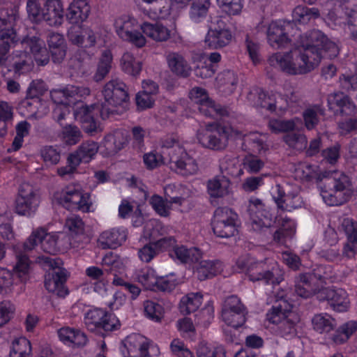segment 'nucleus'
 I'll use <instances>...</instances> for the list:
<instances>
[{
    "label": "nucleus",
    "instance_id": "3",
    "mask_svg": "<svg viewBox=\"0 0 357 357\" xmlns=\"http://www.w3.org/2000/svg\"><path fill=\"white\" fill-rule=\"evenodd\" d=\"M269 265L271 270L266 262L258 261L250 255L242 256L236 261L237 270L246 273L250 280L278 284L283 280L282 271L274 261H270Z\"/></svg>",
    "mask_w": 357,
    "mask_h": 357
},
{
    "label": "nucleus",
    "instance_id": "4",
    "mask_svg": "<svg viewBox=\"0 0 357 357\" xmlns=\"http://www.w3.org/2000/svg\"><path fill=\"white\" fill-rule=\"evenodd\" d=\"M292 307V305L281 296L266 313L267 321L277 326L275 333L278 335L288 337L296 334L299 317Z\"/></svg>",
    "mask_w": 357,
    "mask_h": 357
},
{
    "label": "nucleus",
    "instance_id": "47",
    "mask_svg": "<svg viewBox=\"0 0 357 357\" xmlns=\"http://www.w3.org/2000/svg\"><path fill=\"white\" fill-rule=\"evenodd\" d=\"M136 278L146 289H153L157 282L155 271L149 267L138 271L136 273Z\"/></svg>",
    "mask_w": 357,
    "mask_h": 357
},
{
    "label": "nucleus",
    "instance_id": "29",
    "mask_svg": "<svg viewBox=\"0 0 357 357\" xmlns=\"http://www.w3.org/2000/svg\"><path fill=\"white\" fill-rule=\"evenodd\" d=\"M141 29L144 34L156 42L167 41L170 38V30L158 22H144Z\"/></svg>",
    "mask_w": 357,
    "mask_h": 357
},
{
    "label": "nucleus",
    "instance_id": "61",
    "mask_svg": "<svg viewBox=\"0 0 357 357\" xmlns=\"http://www.w3.org/2000/svg\"><path fill=\"white\" fill-rule=\"evenodd\" d=\"M284 139L289 146L298 151L303 150L307 146V138L301 134H288Z\"/></svg>",
    "mask_w": 357,
    "mask_h": 357
},
{
    "label": "nucleus",
    "instance_id": "22",
    "mask_svg": "<svg viewBox=\"0 0 357 357\" xmlns=\"http://www.w3.org/2000/svg\"><path fill=\"white\" fill-rule=\"evenodd\" d=\"M248 101L255 107H261L266 108L268 110L273 112L277 108L282 109V105L280 102L283 98L279 97L276 99L275 95H269L259 89H254L249 93L247 97Z\"/></svg>",
    "mask_w": 357,
    "mask_h": 357
},
{
    "label": "nucleus",
    "instance_id": "45",
    "mask_svg": "<svg viewBox=\"0 0 357 357\" xmlns=\"http://www.w3.org/2000/svg\"><path fill=\"white\" fill-rule=\"evenodd\" d=\"M45 6L40 0H26V12L29 19L35 23L42 22Z\"/></svg>",
    "mask_w": 357,
    "mask_h": 357
},
{
    "label": "nucleus",
    "instance_id": "21",
    "mask_svg": "<svg viewBox=\"0 0 357 357\" xmlns=\"http://www.w3.org/2000/svg\"><path fill=\"white\" fill-rule=\"evenodd\" d=\"M347 235V242L343 247L342 257L347 259L353 258L357 252V224L354 223L350 218H344L341 228Z\"/></svg>",
    "mask_w": 357,
    "mask_h": 357
},
{
    "label": "nucleus",
    "instance_id": "40",
    "mask_svg": "<svg viewBox=\"0 0 357 357\" xmlns=\"http://www.w3.org/2000/svg\"><path fill=\"white\" fill-rule=\"evenodd\" d=\"M198 110L202 115L216 121L221 120L223 117V108L222 105L216 103L211 98H209L200 107H198Z\"/></svg>",
    "mask_w": 357,
    "mask_h": 357
},
{
    "label": "nucleus",
    "instance_id": "18",
    "mask_svg": "<svg viewBox=\"0 0 357 357\" xmlns=\"http://www.w3.org/2000/svg\"><path fill=\"white\" fill-rule=\"evenodd\" d=\"M225 322L233 328L241 326L245 322L246 310L236 296L225 301Z\"/></svg>",
    "mask_w": 357,
    "mask_h": 357
},
{
    "label": "nucleus",
    "instance_id": "27",
    "mask_svg": "<svg viewBox=\"0 0 357 357\" xmlns=\"http://www.w3.org/2000/svg\"><path fill=\"white\" fill-rule=\"evenodd\" d=\"M127 143V134L121 129H117L108 133L103 140V146L109 154L118 153L125 147Z\"/></svg>",
    "mask_w": 357,
    "mask_h": 357
},
{
    "label": "nucleus",
    "instance_id": "42",
    "mask_svg": "<svg viewBox=\"0 0 357 357\" xmlns=\"http://www.w3.org/2000/svg\"><path fill=\"white\" fill-rule=\"evenodd\" d=\"M295 231V222L289 218H284L282 227L274 234L273 239L275 242L283 244L286 242L287 238L293 236Z\"/></svg>",
    "mask_w": 357,
    "mask_h": 357
},
{
    "label": "nucleus",
    "instance_id": "10",
    "mask_svg": "<svg viewBox=\"0 0 357 357\" xmlns=\"http://www.w3.org/2000/svg\"><path fill=\"white\" fill-rule=\"evenodd\" d=\"M58 234L56 233H47L45 228L40 227L33 230L26 241L21 245L15 246V249L26 252L35 248L40 243L42 250L50 255H55L59 251L57 246Z\"/></svg>",
    "mask_w": 357,
    "mask_h": 357
},
{
    "label": "nucleus",
    "instance_id": "52",
    "mask_svg": "<svg viewBox=\"0 0 357 357\" xmlns=\"http://www.w3.org/2000/svg\"><path fill=\"white\" fill-rule=\"evenodd\" d=\"M31 125L26 121H20L15 127L16 136L12 143V149L15 151L19 150L23 144L24 137L29 134Z\"/></svg>",
    "mask_w": 357,
    "mask_h": 357
},
{
    "label": "nucleus",
    "instance_id": "63",
    "mask_svg": "<svg viewBox=\"0 0 357 357\" xmlns=\"http://www.w3.org/2000/svg\"><path fill=\"white\" fill-rule=\"evenodd\" d=\"M172 354L177 357H194L192 352L185 345L181 340L174 339L170 344Z\"/></svg>",
    "mask_w": 357,
    "mask_h": 357
},
{
    "label": "nucleus",
    "instance_id": "13",
    "mask_svg": "<svg viewBox=\"0 0 357 357\" xmlns=\"http://www.w3.org/2000/svg\"><path fill=\"white\" fill-rule=\"evenodd\" d=\"M17 263L14 266V273L6 268H0V291H6L13 283L14 275L21 282L28 280L29 269V259L28 257L20 250L16 249Z\"/></svg>",
    "mask_w": 357,
    "mask_h": 357
},
{
    "label": "nucleus",
    "instance_id": "16",
    "mask_svg": "<svg viewBox=\"0 0 357 357\" xmlns=\"http://www.w3.org/2000/svg\"><path fill=\"white\" fill-rule=\"evenodd\" d=\"M121 351L124 357H153L150 354L147 340L137 333L126 337L122 342Z\"/></svg>",
    "mask_w": 357,
    "mask_h": 357
},
{
    "label": "nucleus",
    "instance_id": "36",
    "mask_svg": "<svg viewBox=\"0 0 357 357\" xmlns=\"http://www.w3.org/2000/svg\"><path fill=\"white\" fill-rule=\"evenodd\" d=\"M175 257L182 263L197 262L202 257V252L197 248H187L181 245L174 249Z\"/></svg>",
    "mask_w": 357,
    "mask_h": 357
},
{
    "label": "nucleus",
    "instance_id": "34",
    "mask_svg": "<svg viewBox=\"0 0 357 357\" xmlns=\"http://www.w3.org/2000/svg\"><path fill=\"white\" fill-rule=\"evenodd\" d=\"M203 295L200 292L189 293L180 302V311L183 314L195 312L202 303Z\"/></svg>",
    "mask_w": 357,
    "mask_h": 357
},
{
    "label": "nucleus",
    "instance_id": "2",
    "mask_svg": "<svg viewBox=\"0 0 357 357\" xmlns=\"http://www.w3.org/2000/svg\"><path fill=\"white\" fill-rule=\"evenodd\" d=\"M294 176L301 181L325 178L324 183L319 185V190L324 202L328 206L341 205L345 203L352 194L350 178L341 172L321 173L317 165L304 162H299L295 166Z\"/></svg>",
    "mask_w": 357,
    "mask_h": 357
},
{
    "label": "nucleus",
    "instance_id": "56",
    "mask_svg": "<svg viewBox=\"0 0 357 357\" xmlns=\"http://www.w3.org/2000/svg\"><path fill=\"white\" fill-rule=\"evenodd\" d=\"M21 43L26 50L29 48V52L33 55L40 52H46V49L43 47V40L38 36H27L22 39Z\"/></svg>",
    "mask_w": 357,
    "mask_h": 357
},
{
    "label": "nucleus",
    "instance_id": "57",
    "mask_svg": "<svg viewBox=\"0 0 357 357\" xmlns=\"http://www.w3.org/2000/svg\"><path fill=\"white\" fill-rule=\"evenodd\" d=\"M357 328L355 321H349L339 328L333 337V341L336 344H341L347 341Z\"/></svg>",
    "mask_w": 357,
    "mask_h": 357
},
{
    "label": "nucleus",
    "instance_id": "30",
    "mask_svg": "<svg viewBox=\"0 0 357 357\" xmlns=\"http://www.w3.org/2000/svg\"><path fill=\"white\" fill-rule=\"evenodd\" d=\"M291 16L294 22L307 24L319 18L320 12L315 7L309 8L304 5H298L294 8Z\"/></svg>",
    "mask_w": 357,
    "mask_h": 357
},
{
    "label": "nucleus",
    "instance_id": "37",
    "mask_svg": "<svg viewBox=\"0 0 357 357\" xmlns=\"http://www.w3.org/2000/svg\"><path fill=\"white\" fill-rule=\"evenodd\" d=\"M142 62L136 61L133 54L130 52H125L121 60L120 66L121 70L126 73L137 77L142 70Z\"/></svg>",
    "mask_w": 357,
    "mask_h": 357
},
{
    "label": "nucleus",
    "instance_id": "8",
    "mask_svg": "<svg viewBox=\"0 0 357 357\" xmlns=\"http://www.w3.org/2000/svg\"><path fill=\"white\" fill-rule=\"evenodd\" d=\"M44 263L50 267L45 275V287L46 289L55 294L59 297H64L68 294V289L65 287L67 280V271L61 267L62 261L59 258L45 257Z\"/></svg>",
    "mask_w": 357,
    "mask_h": 357
},
{
    "label": "nucleus",
    "instance_id": "12",
    "mask_svg": "<svg viewBox=\"0 0 357 357\" xmlns=\"http://www.w3.org/2000/svg\"><path fill=\"white\" fill-rule=\"evenodd\" d=\"M39 202V197L31 184L25 182L20 184L15 206L17 214L27 217L33 215L38 207Z\"/></svg>",
    "mask_w": 357,
    "mask_h": 357
},
{
    "label": "nucleus",
    "instance_id": "39",
    "mask_svg": "<svg viewBox=\"0 0 357 357\" xmlns=\"http://www.w3.org/2000/svg\"><path fill=\"white\" fill-rule=\"evenodd\" d=\"M10 357H31V346L29 340L22 337L15 339L10 348Z\"/></svg>",
    "mask_w": 357,
    "mask_h": 357
},
{
    "label": "nucleus",
    "instance_id": "49",
    "mask_svg": "<svg viewBox=\"0 0 357 357\" xmlns=\"http://www.w3.org/2000/svg\"><path fill=\"white\" fill-rule=\"evenodd\" d=\"M190 8V18L196 22H200L207 14L209 6V0H192Z\"/></svg>",
    "mask_w": 357,
    "mask_h": 357
},
{
    "label": "nucleus",
    "instance_id": "55",
    "mask_svg": "<svg viewBox=\"0 0 357 357\" xmlns=\"http://www.w3.org/2000/svg\"><path fill=\"white\" fill-rule=\"evenodd\" d=\"M82 137L79 129L73 125H68L63 128L62 139L68 145H74L78 143Z\"/></svg>",
    "mask_w": 357,
    "mask_h": 357
},
{
    "label": "nucleus",
    "instance_id": "1",
    "mask_svg": "<svg viewBox=\"0 0 357 357\" xmlns=\"http://www.w3.org/2000/svg\"><path fill=\"white\" fill-rule=\"evenodd\" d=\"M293 22L285 20L271 22L267 29L268 44L274 48H284L294 42L289 52H277L268 58V63L291 75L308 73L317 68L322 59H333L340 53L337 42L319 30H312L301 36Z\"/></svg>",
    "mask_w": 357,
    "mask_h": 357
},
{
    "label": "nucleus",
    "instance_id": "50",
    "mask_svg": "<svg viewBox=\"0 0 357 357\" xmlns=\"http://www.w3.org/2000/svg\"><path fill=\"white\" fill-rule=\"evenodd\" d=\"M300 123L301 121L298 119H294L287 121L271 119L269 121L268 126L273 132H284L294 130L297 127L298 123Z\"/></svg>",
    "mask_w": 357,
    "mask_h": 357
},
{
    "label": "nucleus",
    "instance_id": "44",
    "mask_svg": "<svg viewBox=\"0 0 357 357\" xmlns=\"http://www.w3.org/2000/svg\"><path fill=\"white\" fill-rule=\"evenodd\" d=\"M266 138V135L251 132L244 136V143L245 145H250L252 151L261 153L266 149V145L264 144Z\"/></svg>",
    "mask_w": 357,
    "mask_h": 357
},
{
    "label": "nucleus",
    "instance_id": "46",
    "mask_svg": "<svg viewBox=\"0 0 357 357\" xmlns=\"http://www.w3.org/2000/svg\"><path fill=\"white\" fill-rule=\"evenodd\" d=\"M214 261L202 260L196 268V273L199 280H204L213 277L218 272L216 264Z\"/></svg>",
    "mask_w": 357,
    "mask_h": 357
},
{
    "label": "nucleus",
    "instance_id": "9",
    "mask_svg": "<svg viewBox=\"0 0 357 357\" xmlns=\"http://www.w3.org/2000/svg\"><path fill=\"white\" fill-rule=\"evenodd\" d=\"M84 324L89 331L102 335L104 332L116 331L120 326L114 314L100 308L89 310L84 315Z\"/></svg>",
    "mask_w": 357,
    "mask_h": 357
},
{
    "label": "nucleus",
    "instance_id": "51",
    "mask_svg": "<svg viewBox=\"0 0 357 357\" xmlns=\"http://www.w3.org/2000/svg\"><path fill=\"white\" fill-rule=\"evenodd\" d=\"M13 108L6 102H0V137L7 134L8 123L13 119Z\"/></svg>",
    "mask_w": 357,
    "mask_h": 357
},
{
    "label": "nucleus",
    "instance_id": "5",
    "mask_svg": "<svg viewBox=\"0 0 357 357\" xmlns=\"http://www.w3.org/2000/svg\"><path fill=\"white\" fill-rule=\"evenodd\" d=\"M161 146L162 149H166V152L162 153L168 155L167 160L172 169L183 176L197 173L198 166L195 160L190 157L185 149L179 144L176 136H167L162 139Z\"/></svg>",
    "mask_w": 357,
    "mask_h": 357
},
{
    "label": "nucleus",
    "instance_id": "17",
    "mask_svg": "<svg viewBox=\"0 0 357 357\" xmlns=\"http://www.w3.org/2000/svg\"><path fill=\"white\" fill-rule=\"evenodd\" d=\"M248 210L253 230L258 231L263 227H268L271 225V216L268 211L264 208V204L260 199L251 197L249 200Z\"/></svg>",
    "mask_w": 357,
    "mask_h": 357
},
{
    "label": "nucleus",
    "instance_id": "31",
    "mask_svg": "<svg viewBox=\"0 0 357 357\" xmlns=\"http://www.w3.org/2000/svg\"><path fill=\"white\" fill-rule=\"evenodd\" d=\"M213 125H209L206 129L198 131L197 139L204 147L219 150L222 146L221 139L217 133L213 132Z\"/></svg>",
    "mask_w": 357,
    "mask_h": 357
},
{
    "label": "nucleus",
    "instance_id": "14",
    "mask_svg": "<svg viewBox=\"0 0 357 357\" xmlns=\"http://www.w3.org/2000/svg\"><path fill=\"white\" fill-rule=\"evenodd\" d=\"M19 20L18 6L7 3L0 8V40H15V26Z\"/></svg>",
    "mask_w": 357,
    "mask_h": 357
},
{
    "label": "nucleus",
    "instance_id": "32",
    "mask_svg": "<svg viewBox=\"0 0 357 357\" xmlns=\"http://www.w3.org/2000/svg\"><path fill=\"white\" fill-rule=\"evenodd\" d=\"M112 60L113 56L110 50L102 51L98 62L96 71L93 76V79L96 82H101L109 74L112 68Z\"/></svg>",
    "mask_w": 357,
    "mask_h": 357
},
{
    "label": "nucleus",
    "instance_id": "59",
    "mask_svg": "<svg viewBox=\"0 0 357 357\" xmlns=\"http://www.w3.org/2000/svg\"><path fill=\"white\" fill-rule=\"evenodd\" d=\"M323 115V110L319 107L307 109L303 114L305 124L308 130L314 128L319 121V116Z\"/></svg>",
    "mask_w": 357,
    "mask_h": 357
},
{
    "label": "nucleus",
    "instance_id": "33",
    "mask_svg": "<svg viewBox=\"0 0 357 357\" xmlns=\"http://www.w3.org/2000/svg\"><path fill=\"white\" fill-rule=\"evenodd\" d=\"M312 277L309 274L300 275L295 280V292L302 298H309L317 292L312 285Z\"/></svg>",
    "mask_w": 357,
    "mask_h": 357
},
{
    "label": "nucleus",
    "instance_id": "7",
    "mask_svg": "<svg viewBox=\"0 0 357 357\" xmlns=\"http://www.w3.org/2000/svg\"><path fill=\"white\" fill-rule=\"evenodd\" d=\"M328 107L332 110H340L344 117L338 123L341 135H347L357 130V108L349 98L342 92L328 96Z\"/></svg>",
    "mask_w": 357,
    "mask_h": 357
},
{
    "label": "nucleus",
    "instance_id": "41",
    "mask_svg": "<svg viewBox=\"0 0 357 357\" xmlns=\"http://www.w3.org/2000/svg\"><path fill=\"white\" fill-rule=\"evenodd\" d=\"M239 226L238 215L231 209L225 211V238L237 234Z\"/></svg>",
    "mask_w": 357,
    "mask_h": 357
},
{
    "label": "nucleus",
    "instance_id": "15",
    "mask_svg": "<svg viewBox=\"0 0 357 357\" xmlns=\"http://www.w3.org/2000/svg\"><path fill=\"white\" fill-rule=\"evenodd\" d=\"M114 26L118 36L123 40L128 41L137 47L146 44L144 36L135 29L136 20L128 16H122L115 20Z\"/></svg>",
    "mask_w": 357,
    "mask_h": 357
},
{
    "label": "nucleus",
    "instance_id": "62",
    "mask_svg": "<svg viewBox=\"0 0 357 357\" xmlns=\"http://www.w3.org/2000/svg\"><path fill=\"white\" fill-rule=\"evenodd\" d=\"M144 312L149 318L159 321L163 316L164 309L159 303L146 301L144 305Z\"/></svg>",
    "mask_w": 357,
    "mask_h": 357
},
{
    "label": "nucleus",
    "instance_id": "48",
    "mask_svg": "<svg viewBox=\"0 0 357 357\" xmlns=\"http://www.w3.org/2000/svg\"><path fill=\"white\" fill-rule=\"evenodd\" d=\"M222 180L220 176H215L208 181L207 191L211 198V203L216 206L218 204V199L223 196V189L222 188Z\"/></svg>",
    "mask_w": 357,
    "mask_h": 357
},
{
    "label": "nucleus",
    "instance_id": "11",
    "mask_svg": "<svg viewBox=\"0 0 357 357\" xmlns=\"http://www.w3.org/2000/svg\"><path fill=\"white\" fill-rule=\"evenodd\" d=\"M54 200L64 208L71 211L88 212L91 204L89 196L84 195L74 186H66L54 193Z\"/></svg>",
    "mask_w": 357,
    "mask_h": 357
},
{
    "label": "nucleus",
    "instance_id": "60",
    "mask_svg": "<svg viewBox=\"0 0 357 357\" xmlns=\"http://www.w3.org/2000/svg\"><path fill=\"white\" fill-rule=\"evenodd\" d=\"M85 28L79 24H73L68 31V40L74 45H83L84 43Z\"/></svg>",
    "mask_w": 357,
    "mask_h": 357
},
{
    "label": "nucleus",
    "instance_id": "54",
    "mask_svg": "<svg viewBox=\"0 0 357 357\" xmlns=\"http://www.w3.org/2000/svg\"><path fill=\"white\" fill-rule=\"evenodd\" d=\"M63 90L68 104L71 102L70 99L78 101V98L87 96L90 93L89 89L82 86L68 85Z\"/></svg>",
    "mask_w": 357,
    "mask_h": 357
},
{
    "label": "nucleus",
    "instance_id": "19",
    "mask_svg": "<svg viewBox=\"0 0 357 357\" xmlns=\"http://www.w3.org/2000/svg\"><path fill=\"white\" fill-rule=\"evenodd\" d=\"M317 298L328 301L334 310L337 312H344L349 307L348 294L342 289L323 288L318 291Z\"/></svg>",
    "mask_w": 357,
    "mask_h": 357
},
{
    "label": "nucleus",
    "instance_id": "53",
    "mask_svg": "<svg viewBox=\"0 0 357 357\" xmlns=\"http://www.w3.org/2000/svg\"><path fill=\"white\" fill-rule=\"evenodd\" d=\"M213 307L211 303H208L199 311H196L194 315L195 324L202 327H207L211 320L213 319Z\"/></svg>",
    "mask_w": 357,
    "mask_h": 357
},
{
    "label": "nucleus",
    "instance_id": "26",
    "mask_svg": "<svg viewBox=\"0 0 357 357\" xmlns=\"http://www.w3.org/2000/svg\"><path fill=\"white\" fill-rule=\"evenodd\" d=\"M168 66L174 75L183 77H188L191 73V67L184 56L174 52H168L166 55Z\"/></svg>",
    "mask_w": 357,
    "mask_h": 357
},
{
    "label": "nucleus",
    "instance_id": "25",
    "mask_svg": "<svg viewBox=\"0 0 357 357\" xmlns=\"http://www.w3.org/2000/svg\"><path fill=\"white\" fill-rule=\"evenodd\" d=\"M45 6L42 22L45 21L52 26H57L62 24L63 10L59 0L43 1Z\"/></svg>",
    "mask_w": 357,
    "mask_h": 357
},
{
    "label": "nucleus",
    "instance_id": "23",
    "mask_svg": "<svg viewBox=\"0 0 357 357\" xmlns=\"http://www.w3.org/2000/svg\"><path fill=\"white\" fill-rule=\"evenodd\" d=\"M128 232L123 228H112L102 231L98 239V244L102 249H116L127 238Z\"/></svg>",
    "mask_w": 357,
    "mask_h": 357
},
{
    "label": "nucleus",
    "instance_id": "58",
    "mask_svg": "<svg viewBox=\"0 0 357 357\" xmlns=\"http://www.w3.org/2000/svg\"><path fill=\"white\" fill-rule=\"evenodd\" d=\"M149 203L160 216L167 217L169 215V204H168L167 197H165L163 199L160 195H154L151 197Z\"/></svg>",
    "mask_w": 357,
    "mask_h": 357
},
{
    "label": "nucleus",
    "instance_id": "38",
    "mask_svg": "<svg viewBox=\"0 0 357 357\" xmlns=\"http://www.w3.org/2000/svg\"><path fill=\"white\" fill-rule=\"evenodd\" d=\"M312 323L314 330L319 333H328L335 326V320L328 314L314 315Z\"/></svg>",
    "mask_w": 357,
    "mask_h": 357
},
{
    "label": "nucleus",
    "instance_id": "35",
    "mask_svg": "<svg viewBox=\"0 0 357 357\" xmlns=\"http://www.w3.org/2000/svg\"><path fill=\"white\" fill-rule=\"evenodd\" d=\"M99 146L98 144L93 141H86L83 142L77 149V150L71 153L79 160V163L89 162L98 153Z\"/></svg>",
    "mask_w": 357,
    "mask_h": 357
},
{
    "label": "nucleus",
    "instance_id": "28",
    "mask_svg": "<svg viewBox=\"0 0 357 357\" xmlns=\"http://www.w3.org/2000/svg\"><path fill=\"white\" fill-rule=\"evenodd\" d=\"M223 20L221 17L211 22V24L205 38V43L212 49H218L223 46Z\"/></svg>",
    "mask_w": 357,
    "mask_h": 357
},
{
    "label": "nucleus",
    "instance_id": "6",
    "mask_svg": "<svg viewBox=\"0 0 357 357\" xmlns=\"http://www.w3.org/2000/svg\"><path fill=\"white\" fill-rule=\"evenodd\" d=\"M104 101L100 104V115L107 119L118 114V107L129 100L128 87L119 78H114L107 82L102 90Z\"/></svg>",
    "mask_w": 357,
    "mask_h": 357
},
{
    "label": "nucleus",
    "instance_id": "64",
    "mask_svg": "<svg viewBox=\"0 0 357 357\" xmlns=\"http://www.w3.org/2000/svg\"><path fill=\"white\" fill-rule=\"evenodd\" d=\"M40 155L45 162L56 164L60 160V151L52 146H45L40 149Z\"/></svg>",
    "mask_w": 357,
    "mask_h": 357
},
{
    "label": "nucleus",
    "instance_id": "24",
    "mask_svg": "<svg viewBox=\"0 0 357 357\" xmlns=\"http://www.w3.org/2000/svg\"><path fill=\"white\" fill-rule=\"evenodd\" d=\"M91 13L89 0H73L68 8L66 19L72 24H80Z\"/></svg>",
    "mask_w": 357,
    "mask_h": 357
},
{
    "label": "nucleus",
    "instance_id": "43",
    "mask_svg": "<svg viewBox=\"0 0 357 357\" xmlns=\"http://www.w3.org/2000/svg\"><path fill=\"white\" fill-rule=\"evenodd\" d=\"M272 196L276 202L278 206L284 211H291L294 208H289L288 204L293 203L291 193L288 192L285 194V190L280 185H276L271 190Z\"/></svg>",
    "mask_w": 357,
    "mask_h": 357
},
{
    "label": "nucleus",
    "instance_id": "20",
    "mask_svg": "<svg viewBox=\"0 0 357 357\" xmlns=\"http://www.w3.org/2000/svg\"><path fill=\"white\" fill-rule=\"evenodd\" d=\"M163 227L160 224H156L154 226L152 224H147L144 229V236L149 241H152L158 253L170 247L175 248L176 240L172 236H165L158 239L160 236L162 235V233H160Z\"/></svg>",
    "mask_w": 357,
    "mask_h": 357
}]
</instances>
